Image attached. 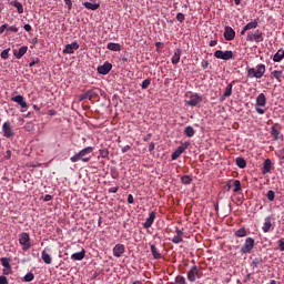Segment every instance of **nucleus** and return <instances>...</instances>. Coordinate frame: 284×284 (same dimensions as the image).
I'll return each mask as SVG.
<instances>
[{
  "label": "nucleus",
  "instance_id": "79ce46f5",
  "mask_svg": "<svg viewBox=\"0 0 284 284\" xmlns=\"http://www.w3.org/2000/svg\"><path fill=\"white\" fill-rule=\"evenodd\" d=\"M99 152L102 159H108L110 156V151H108V149H100Z\"/></svg>",
  "mask_w": 284,
  "mask_h": 284
},
{
  "label": "nucleus",
  "instance_id": "13d9d810",
  "mask_svg": "<svg viewBox=\"0 0 284 284\" xmlns=\"http://www.w3.org/2000/svg\"><path fill=\"white\" fill-rule=\"evenodd\" d=\"M0 284H8V277L1 275L0 276Z\"/></svg>",
  "mask_w": 284,
  "mask_h": 284
},
{
  "label": "nucleus",
  "instance_id": "5701e85b",
  "mask_svg": "<svg viewBox=\"0 0 284 284\" xmlns=\"http://www.w3.org/2000/svg\"><path fill=\"white\" fill-rule=\"evenodd\" d=\"M41 258L45 265L52 264V256L45 250L42 251Z\"/></svg>",
  "mask_w": 284,
  "mask_h": 284
},
{
  "label": "nucleus",
  "instance_id": "0eeeda50",
  "mask_svg": "<svg viewBox=\"0 0 284 284\" xmlns=\"http://www.w3.org/2000/svg\"><path fill=\"white\" fill-rule=\"evenodd\" d=\"M246 41L250 42H256V43H261V41H263V31L261 30H255V31H248L246 34Z\"/></svg>",
  "mask_w": 284,
  "mask_h": 284
},
{
  "label": "nucleus",
  "instance_id": "603ef678",
  "mask_svg": "<svg viewBox=\"0 0 284 284\" xmlns=\"http://www.w3.org/2000/svg\"><path fill=\"white\" fill-rule=\"evenodd\" d=\"M210 65V62L207 60H203L201 62V67L203 68V70H207V67Z\"/></svg>",
  "mask_w": 284,
  "mask_h": 284
},
{
  "label": "nucleus",
  "instance_id": "338daca9",
  "mask_svg": "<svg viewBox=\"0 0 284 284\" xmlns=\"http://www.w3.org/2000/svg\"><path fill=\"white\" fill-rule=\"evenodd\" d=\"M154 148H155L154 142H151L149 144V152H154Z\"/></svg>",
  "mask_w": 284,
  "mask_h": 284
},
{
  "label": "nucleus",
  "instance_id": "5fc2aeb1",
  "mask_svg": "<svg viewBox=\"0 0 284 284\" xmlns=\"http://www.w3.org/2000/svg\"><path fill=\"white\" fill-rule=\"evenodd\" d=\"M131 149H132V146L125 145V146H123V148L121 149V152H122V154H125V152H130Z\"/></svg>",
  "mask_w": 284,
  "mask_h": 284
},
{
  "label": "nucleus",
  "instance_id": "c85d7f7f",
  "mask_svg": "<svg viewBox=\"0 0 284 284\" xmlns=\"http://www.w3.org/2000/svg\"><path fill=\"white\" fill-rule=\"evenodd\" d=\"M181 54H182V51H181V49H178L175 52H174V54H173V57H172V63H173V65H176L178 63H179V61H181Z\"/></svg>",
  "mask_w": 284,
  "mask_h": 284
},
{
  "label": "nucleus",
  "instance_id": "6e6d98bb",
  "mask_svg": "<svg viewBox=\"0 0 284 284\" xmlns=\"http://www.w3.org/2000/svg\"><path fill=\"white\" fill-rule=\"evenodd\" d=\"M277 244H278L280 251H281V252H284V241H283V240H280V241L277 242Z\"/></svg>",
  "mask_w": 284,
  "mask_h": 284
},
{
  "label": "nucleus",
  "instance_id": "680f3d73",
  "mask_svg": "<svg viewBox=\"0 0 284 284\" xmlns=\"http://www.w3.org/2000/svg\"><path fill=\"white\" fill-rule=\"evenodd\" d=\"M49 116H57V110L51 109L48 111Z\"/></svg>",
  "mask_w": 284,
  "mask_h": 284
},
{
  "label": "nucleus",
  "instance_id": "49530a36",
  "mask_svg": "<svg viewBox=\"0 0 284 284\" xmlns=\"http://www.w3.org/2000/svg\"><path fill=\"white\" fill-rule=\"evenodd\" d=\"M185 277L181 276V275H178L175 277V284H185Z\"/></svg>",
  "mask_w": 284,
  "mask_h": 284
},
{
  "label": "nucleus",
  "instance_id": "72a5a7b5",
  "mask_svg": "<svg viewBox=\"0 0 284 284\" xmlns=\"http://www.w3.org/2000/svg\"><path fill=\"white\" fill-rule=\"evenodd\" d=\"M183 152V148L178 146V149L171 155L172 161H176V159H179Z\"/></svg>",
  "mask_w": 284,
  "mask_h": 284
},
{
  "label": "nucleus",
  "instance_id": "864d4df0",
  "mask_svg": "<svg viewBox=\"0 0 284 284\" xmlns=\"http://www.w3.org/2000/svg\"><path fill=\"white\" fill-rule=\"evenodd\" d=\"M39 63H41V60H39V58H38V59L31 61V62L29 63V67L32 68V67H34V65H37V64H39Z\"/></svg>",
  "mask_w": 284,
  "mask_h": 284
},
{
  "label": "nucleus",
  "instance_id": "bb28decb",
  "mask_svg": "<svg viewBox=\"0 0 284 284\" xmlns=\"http://www.w3.org/2000/svg\"><path fill=\"white\" fill-rule=\"evenodd\" d=\"M284 59V50L283 49H280L273 57V61L275 63H281V60Z\"/></svg>",
  "mask_w": 284,
  "mask_h": 284
},
{
  "label": "nucleus",
  "instance_id": "8fccbe9b",
  "mask_svg": "<svg viewBox=\"0 0 284 284\" xmlns=\"http://www.w3.org/2000/svg\"><path fill=\"white\" fill-rule=\"evenodd\" d=\"M10 49L3 50L0 54L1 59L6 60L9 57Z\"/></svg>",
  "mask_w": 284,
  "mask_h": 284
},
{
  "label": "nucleus",
  "instance_id": "a18cd8bd",
  "mask_svg": "<svg viewBox=\"0 0 284 284\" xmlns=\"http://www.w3.org/2000/svg\"><path fill=\"white\" fill-rule=\"evenodd\" d=\"M266 197L268 199V201H274V199H276V193L271 190L267 192Z\"/></svg>",
  "mask_w": 284,
  "mask_h": 284
},
{
  "label": "nucleus",
  "instance_id": "1a4fd4ad",
  "mask_svg": "<svg viewBox=\"0 0 284 284\" xmlns=\"http://www.w3.org/2000/svg\"><path fill=\"white\" fill-rule=\"evenodd\" d=\"M215 59H222L223 61H230V59H233L234 53L230 50L227 51H222V50H216L214 52Z\"/></svg>",
  "mask_w": 284,
  "mask_h": 284
},
{
  "label": "nucleus",
  "instance_id": "4be33fe9",
  "mask_svg": "<svg viewBox=\"0 0 284 284\" xmlns=\"http://www.w3.org/2000/svg\"><path fill=\"white\" fill-rule=\"evenodd\" d=\"M26 52H28V47L22 45L18 51H13V55L16 57V59H21L26 54Z\"/></svg>",
  "mask_w": 284,
  "mask_h": 284
},
{
  "label": "nucleus",
  "instance_id": "6e6552de",
  "mask_svg": "<svg viewBox=\"0 0 284 284\" xmlns=\"http://www.w3.org/2000/svg\"><path fill=\"white\" fill-rule=\"evenodd\" d=\"M196 278H201V271L199 270V266L194 265L187 272V281H190V283H194Z\"/></svg>",
  "mask_w": 284,
  "mask_h": 284
},
{
  "label": "nucleus",
  "instance_id": "58836bf2",
  "mask_svg": "<svg viewBox=\"0 0 284 284\" xmlns=\"http://www.w3.org/2000/svg\"><path fill=\"white\" fill-rule=\"evenodd\" d=\"M181 183H183V185H190V183H192V178L190 175H183L181 178Z\"/></svg>",
  "mask_w": 284,
  "mask_h": 284
},
{
  "label": "nucleus",
  "instance_id": "9d476101",
  "mask_svg": "<svg viewBox=\"0 0 284 284\" xmlns=\"http://www.w3.org/2000/svg\"><path fill=\"white\" fill-rule=\"evenodd\" d=\"M11 101H13V103H18V105H20L21 108V112H27L28 111V102H26L23 95H16L11 98Z\"/></svg>",
  "mask_w": 284,
  "mask_h": 284
},
{
  "label": "nucleus",
  "instance_id": "4d7b16f0",
  "mask_svg": "<svg viewBox=\"0 0 284 284\" xmlns=\"http://www.w3.org/2000/svg\"><path fill=\"white\" fill-rule=\"evenodd\" d=\"M128 203H129L130 205H132V203H134V195H132V194H129V195H128Z\"/></svg>",
  "mask_w": 284,
  "mask_h": 284
},
{
  "label": "nucleus",
  "instance_id": "052dcab7",
  "mask_svg": "<svg viewBox=\"0 0 284 284\" xmlns=\"http://www.w3.org/2000/svg\"><path fill=\"white\" fill-rule=\"evenodd\" d=\"M6 30H8V24H2L0 27V34H3V32H6Z\"/></svg>",
  "mask_w": 284,
  "mask_h": 284
},
{
  "label": "nucleus",
  "instance_id": "9b49d317",
  "mask_svg": "<svg viewBox=\"0 0 284 284\" xmlns=\"http://www.w3.org/2000/svg\"><path fill=\"white\" fill-rule=\"evenodd\" d=\"M2 132L6 139H12V136H14V131L12 130V125L10 124V121H7L2 124Z\"/></svg>",
  "mask_w": 284,
  "mask_h": 284
},
{
  "label": "nucleus",
  "instance_id": "c03bdc74",
  "mask_svg": "<svg viewBox=\"0 0 284 284\" xmlns=\"http://www.w3.org/2000/svg\"><path fill=\"white\" fill-rule=\"evenodd\" d=\"M172 243H174L175 245H179V243H183V237L175 235L172 240Z\"/></svg>",
  "mask_w": 284,
  "mask_h": 284
},
{
  "label": "nucleus",
  "instance_id": "0e129e2a",
  "mask_svg": "<svg viewBox=\"0 0 284 284\" xmlns=\"http://www.w3.org/2000/svg\"><path fill=\"white\" fill-rule=\"evenodd\" d=\"M179 148L183 149V152H185L186 148H190V143L189 142H184L182 145H180Z\"/></svg>",
  "mask_w": 284,
  "mask_h": 284
},
{
  "label": "nucleus",
  "instance_id": "423d86ee",
  "mask_svg": "<svg viewBox=\"0 0 284 284\" xmlns=\"http://www.w3.org/2000/svg\"><path fill=\"white\" fill-rule=\"evenodd\" d=\"M19 243L20 245H22V251L23 252H28V250H30V247H32V242L30 240V234L28 233H21L19 235Z\"/></svg>",
  "mask_w": 284,
  "mask_h": 284
},
{
  "label": "nucleus",
  "instance_id": "4468645a",
  "mask_svg": "<svg viewBox=\"0 0 284 284\" xmlns=\"http://www.w3.org/2000/svg\"><path fill=\"white\" fill-rule=\"evenodd\" d=\"M156 220V212L152 211L149 214V217L145 220L143 227L145 230H150V227H152V225L154 224V221Z\"/></svg>",
  "mask_w": 284,
  "mask_h": 284
},
{
  "label": "nucleus",
  "instance_id": "774afa93",
  "mask_svg": "<svg viewBox=\"0 0 284 284\" xmlns=\"http://www.w3.org/2000/svg\"><path fill=\"white\" fill-rule=\"evenodd\" d=\"M43 201H45V202L52 201V195H50V194L44 195Z\"/></svg>",
  "mask_w": 284,
  "mask_h": 284
},
{
  "label": "nucleus",
  "instance_id": "ea45409f",
  "mask_svg": "<svg viewBox=\"0 0 284 284\" xmlns=\"http://www.w3.org/2000/svg\"><path fill=\"white\" fill-rule=\"evenodd\" d=\"M10 261L11 260L9 257H1L0 258V263H1L2 267H10L11 266Z\"/></svg>",
  "mask_w": 284,
  "mask_h": 284
},
{
  "label": "nucleus",
  "instance_id": "69168bd1",
  "mask_svg": "<svg viewBox=\"0 0 284 284\" xmlns=\"http://www.w3.org/2000/svg\"><path fill=\"white\" fill-rule=\"evenodd\" d=\"M24 30H26V32H31L32 31V26H30V24H24Z\"/></svg>",
  "mask_w": 284,
  "mask_h": 284
},
{
  "label": "nucleus",
  "instance_id": "f03ea898",
  "mask_svg": "<svg viewBox=\"0 0 284 284\" xmlns=\"http://www.w3.org/2000/svg\"><path fill=\"white\" fill-rule=\"evenodd\" d=\"M185 105H189L190 108H196L200 103H203V95H199V93H194L192 91H189L185 93Z\"/></svg>",
  "mask_w": 284,
  "mask_h": 284
},
{
  "label": "nucleus",
  "instance_id": "3c124183",
  "mask_svg": "<svg viewBox=\"0 0 284 284\" xmlns=\"http://www.w3.org/2000/svg\"><path fill=\"white\" fill-rule=\"evenodd\" d=\"M175 234H176V236H180L183 239V234H184L183 229L181 230L179 227H175Z\"/></svg>",
  "mask_w": 284,
  "mask_h": 284
},
{
  "label": "nucleus",
  "instance_id": "09e8293b",
  "mask_svg": "<svg viewBox=\"0 0 284 284\" xmlns=\"http://www.w3.org/2000/svg\"><path fill=\"white\" fill-rule=\"evenodd\" d=\"M176 21H179L180 23H183V21H185V14H183L182 12L178 13Z\"/></svg>",
  "mask_w": 284,
  "mask_h": 284
},
{
  "label": "nucleus",
  "instance_id": "f3484780",
  "mask_svg": "<svg viewBox=\"0 0 284 284\" xmlns=\"http://www.w3.org/2000/svg\"><path fill=\"white\" fill-rule=\"evenodd\" d=\"M271 230H274V225L272 224V216H267L264 220L262 231L264 232V234H267V232H270Z\"/></svg>",
  "mask_w": 284,
  "mask_h": 284
},
{
  "label": "nucleus",
  "instance_id": "412c9836",
  "mask_svg": "<svg viewBox=\"0 0 284 284\" xmlns=\"http://www.w3.org/2000/svg\"><path fill=\"white\" fill-rule=\"evenodd\" d=\"M272 172V160L266 159L263 163L262 174H270Z\"/></svg>",
  "mask_w": 284,
  "mask_h": 284
},
{
  "label": "nucleus",
  "instance_id": "a878e982",
  "mask_svg": "<svg viewBox=\"0 0 284 284\" xmlns=\"http://www.w3.org/2000/svg\"><path fill=\"white\" fill-rule=\"evenodd\" d=\"M234 236H236L237 239H245V236H247V230L245 229V226L235 231Z\"/></svg>",
  "mask_w": 284,
  "mask_h": 284
},
{
  "label": "nucleus",
  "instance_id": "f8f14e48",
  "mask_svg": "<svg viewBox=\"0 0 284 284\" xmlns=\"http://www.w3.org/2000/svg\"><path fill=\"white\" fill-rule=\"evenodd\" d=\"M258 28V19H254L253 21L246 23L244 28L241 30L240 34H245V32H248V30H256Z\"/></svg>",
  "mask_w": 284,
  "mask_h": 284
},
{
  "label": "nucleus",
  "instance_id": "2eb2a0df",
  "mask_svg": "<svg viewBox=\"0 0 284 284\" xmlns=\"http://www.w3.org/2000/svg\"><path fill=\"white\" fill-rule=\"evenodd\" d=\"M98 74H110V70H112V63L104 62L103 65L98 67Z\"/></svg>",
  "mask_w": 284,
  "mask_h": 284
},
{
  "label": "nucleus",
  "instance_id": "37998d69",
  "mask_svg": "<svg viewBox=\"0 0 284 284\" xmlns=\"http://www.w3.org/2000/svg\"><path fill=\"white\" fill-rule=\"evenodd\" d=\"M151 83H152V80H151V79H145V80L142 82V84H141L142 90H148V88H150Z\"/></svg>",
  "mask_w": 284,
  "mask_h": 284
},
{
  "label": "nucleus",
  "instance_id": "e433bc0d",
  "mask_svg": "<svg viewBox=\"0 0 284 284\" xmlns=\"http://www.w3.org/2000/svg\"><path fill=\"white\" fill-rule=\"evenodd\" d=\"M254 267H261L263 265V257H254L252 261Z\"/></svg>",
  "mask_w": 284,
  "mask_h": 284
},
{
  "label": "nucleus",
  "instance_id": "a19ab883",
  "mask_svg": "<svg viewBox=\"0 0 284 284\" xmlns=\"http://www.w3.org/2000/svg\"><path fill=\"white\" fill-rule=\"evenodd\" d=\"M233 192L239 193V191L241 190V181L240 180H233Z\"/></svg>",
  "mask_w": 284,
  "mask_h": 284
},
{
  "label": "nucleus",
  "instance_id": "7ed1b4c3",
  "mask_svg": "<svg viewBox=\"0 0 284 284\" xmlns=\"http://www.w3.org/2000/svg\"><path fill=\"white\" fill-rule=\"evenodd\" d=\"M265 72H266L265 64H257L256 69L247 68V78L248 79H263V75L265 74Z\"/></svg>",
  "mask_w": 284,
  "mask_h": 284
},
{
  "label": "nucleus",
  "instance_id": "e2e57ef3",
  "mask_svg": "<svg viewBox=\"0 0 284 284\" xmlns=\"http://www.w3.org/2000/svg\"><path fill=\"white\" fill-rule=\"evenodd\" d=\"M219 43V40H211L209 45L210 48H214Z\"/></svg>",
  "mask_w": 284,
  "mask_h": 284
},
{
  "label": "nucleus",
  "instance_id": "c756f323",
  "mask_svg": "<svg viewBox=\"0 0 284 284\" xmlns=\"http://www.w3.org/2000/svg\"><path fill=\"white\" fill-rule=\"evenodd\" d=\"M235 163L241 170H245V168H247V161H245L243 158H236Z\"/></svg>",
  "mask_w": 284,
  "mask_h": 284
},
{
  "label": "nucleus",
  "instance_id": "7c9ffc66",
  "mask_svg": "<svg viewBox=\"0 0 284 284\" xmlns=\"http://www.w3.org/2000/svg\"><path fill=\"white\" fill-rule=\"evenodd\" d=\"M150 250L153 258H155L156 261H159V258H162L163 255H161V253L156 250V246L154 244L150 246Z\"/></svg>",
  "mask_w": 284,
  "mask_h": 284
},
{
  "label": "nucleus",
  "instance_id": "f704fd0d",
  "mask_svg": "<svg viewBox=\"0 0 284 284\" xmlns=\"http://www.w3.org/2000/svg\"><path fill=\"white\" fill-rule=\"evenodd\" d=\"M11 6H13V8H16L18 10V14H23V4H21V2L19 1H12Z\"/></svg>",
  "mask_w": 284,
  "mask_h": 284
},
{
  "label": "nucleus",
  "instance_id": "4c0bfd02",
  "mask_svg": "<svg viewBox=\"0 0 284 284\" xmlns=\"http://www.w3.org/2000/svg\"><path fill=\"white\" fill-rule=\"evenodd\" d=\"M24 283H32L34 281V273H27L23 277Z\"/></svg>",
  "mask_w": 284,
  "mask_h": 284
},
{
  "label": "nucleus",
  "instance_id": "cd10ccee",
  "mask_svg": "<svg viewBox=\"0 0 284 284\" xmlns=\"http://www.w3.org/2000/svg\"><path fill=\"white\" fill-rule=\"evenodd\" d=\"M106 49L111 50V52H121V45L114 42L108 43Z\"/></svg>",
  "mask_w": 284,
  "mask_h": 284
},
{
  "label": "nucleus",
  "instance_id": "20e7f679",
  "mask_svg": "<svg viewBox=\"0 0 284 284\" xmlns=\"http://www.w3.org/2000/svg\"><path fill=\"white\" fill-rule=\"evenodd\" d=\"M265 105H267V98L264 93H260L255 101V111L257 114H265L266 109H263Z\"/></svg>",
  "mask_w": 284,
  "mask_h": 284
},
{
  "label": "nucleus",
  "instance_id": "aec40b11",
  "mask_svg": "<svg viewBox=\"0 0 284 284\" xmlns=\"http://www.w3.org/2000/svg\"><path fill=\"white\" fill-rule=\"evenodd\" d=\"M232 88H234V81L226 85L224 93L221 97V101H225V99H227L229 97H232Z\"/></svg>",
  "mask_w": 284,
  "mask_h": 284
},
{
  "label": "nucleus",
  "instance_id": "de8ad7c7",
  "mask_svg": "<svg viewBox=\"0 0 284 284\" xmlns=\"http://www.w3.org/2000/svg\"><path fill=\"white\" fill-rule=\"evenodd\" d=\"M2 273L4 276H10V274H12V266L4 267Z\"/></svg>",
  "mask_w": 284,
  "mask_h": 284
},
{
  "label": "nucleus",
  "instance_id": "b1692460",
  "mask_svg": "<svg viewBox=\"0 0 284 284\" xmlns=\"http://www.w3.org/2000/svg\"><path fill=\"white\" fill-rule=\"evenodd\" d=\"M72 261H83L85 258V250H82L81 252L73 253L71 255Z\"/></svg>",
  "mask_w": 284,
  "mask_h": 284
},
{
  "label": "nucleus",
  "instance_id": "6ab92c4d",
  "mask_svg": "<svg viewBox=\"0 0 284 284\" xmlns=\"http://www.w3.org/2000/svg\"><path fill=\"white\" fill-rule=\"evenodd\" d=\"M280 135H281V125L278 123H275L271 128V136H273L275 141H278Z\"/></svg>",
  "mask_w": 284,
  "mask_h": 284
},
{
  "label": "nucleus",
  "instance_id": "bf43d9fd",
  "mask_svg": "<svg viewBox=\"0 0 284 284\" xmlns=\"http://www.w3.org/2000/svg\"><path fill=\"white\" fill-rule=\"evenodd\" d=\"M65 6H68V10H72V0H64Z\"/></svg>",
  "mask_w": 284,
  "mask_h": 284
},
{
  "label": "nucleus",
  "instance_id": "2f4dec72",
  "mask_svg": "<svg viewBox=\"0 0 284 284\" xmlns=\"http://www.w3.org/2000/svg\"><path fill=\"white\" fill-rule=\"evenodd\" d=\"M184 134L185 136H189V139H192L196 134V131L194 130L193 126L189 125L184 129Z\"/></svg>",
  "mask_w": 284,
  "mask_h": 284
},
{
  "label": "nucleus",
  "instance_id": "ddd939ff",
  "mask_svg": "<svg viewBox=\"0 0 284 284\" xmlns=\"http://www.w3.org/2000/svg\"><path fill=\"white\" fill-rule=\"evenodd\" d=\"M235 37H236V31H234V29H232V27L224 28L225 41H234Z\"/></svg>",
  "mask_w": 284,
  "mask_h": 284
},
{
  "label": "nucleus",
  "instance_id": "f257e3e1",
  "mask_svg": "<svg viewBox=\"0 0 284 284\" xmlns=\"http://www.w3.org/2000/svg\"><path fill=\"white\" fill-rule=\"evenodd\" d=\"M92 152H94V148L87 146L71 156L70 161L71 163H79V161H82V163H90L92 160Z\"/></svg>",
  "mask_w": 284,
  "mask_h": 284
},
{
  "label": "nucleus",
  "instance_id": "c9c22d12",
  "mask_svg": "<svg viewBox=\"0 0 284 284\" xmlns=\"http://www.w3.org/2000/svg\"><path fill=\"white\" fill-rule=\"evenodd\" d=\"M87 97H89V101H92L99 99V93L95 90H89L87 91Z\"/></svg>",
  "mask_w": 284,
  "mask_h": 284
},
{
  "label": "nucleus",
  "instance_id": "393cba45",
  "mask_svg": "<svg viewBox=\"0 0 284 284\" xmlns=\"http://www.w3.org/2000/svg\"><path fill=\"white\" fill-rule=\"evenodd\" d=\"M271 77H273V79H276V81L281 83L283 81V71L274 70L271 72Z\"/></svg>",
  "mask_w": 284,
  "mask_h": 284
},
{
  "label": "nucleus",
  "instance_id": "39448f33",
  "mask_svg": "<svg viewBox=\"0 0 284 284\" xmlns=\"http://www.w3.org/2000/svg\"><path fill=\"white\" fill-rule=\"evenodd\" d=\"M254 245H256V242L254 241V239L246 237L244 244L240 248L241 254H252V250H254Z\"/></svg>",
  "mask_w": 284,
  "mask_h": 284
},
{
  "label": "nucleus",
  "instance_id": "dca6fc26",
  "mask_svg": "<svg viewBox=\"0 0 284 284\" xmlns=\"http://www.w3.org/2000/svg\"><path fill=\"white\" fill-rule=\"evenodd\" d=\"M74 50H79V42L67 44L62 52L63 54H74Z\"/></svg>",
  "mask_w": 284,
  "mask_h": 284
},
{
  "label": "nucleus",
  "instance_id": "473e14b6",
  "mask_svg": "<svg viewBox=\"0 0 284 284\" xmlns=\"http://www.w3.org/2000/svg\"><path fill=\"white\" fill-rule=\"evenodd\" d=\"M83 6L87 10H99V8H101V4L92 2H83Z\"/></svg>",
  "mask_w": 284,
  "mask_h": 284
},
{
  "label": "nucleus",
  "instance_id": "a211bd4d",
  "mask_svg": "<svg viewBox=\"0 0 284 284\" xmlns=\"http://www.w3.org/2000/svg\"><path fill=\"white\" fill-rule=\"evenodd\" d=\"M122 254H125V245L116 244L113 247V256H115V258H121Z\"/></svg>",
  "mask_w": 284,
  "mask_h": 284
}]
</instances>
